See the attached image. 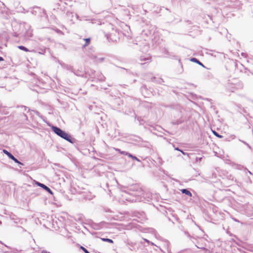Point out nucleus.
I'll list each match as a JSON object with an SVG mask.
<instances>
[{
	"label": "nucleus",
	"instance_id": "f257e3e1",
	"mask_svg": "<svg viewBox=\"0 0 253 253\" xmlns=\"http://www.w3.org/2000/svg\"><path fill=\"white\" fill-rule=\"evenodd\" d=\"M51 129L57 135L69 142H71L70 136L68 134L61 130L60 128L56 126H52L51 127Z\"/></svg>",
	"mask_w": 253,
	"mask_h": 253
},
{
	"label": "nucleus",
	"instance_id": "f03ea898",
	"mask_svg": "<svg viewBox=\"0 0 253 253\" xmlns=\"http://www.w3.org/2000/svg\"><path fill=\"white\" fill-rule=\"evenodd\" d=\"M36 184L38 186L42 188L43 189L46 190L47 192H48L50 194H51V195L53 194V192H52V191L47 186H46V185H44L42 183H40L39 182H36Z\"/></svg>",
	"mask_w": 253,
	"mask_h": 253
},
{
	"label": "nucleus",
	"instance_id": "7ed1b4c3",
	"mask_svg": "<svg viewBox=\"0 0 253 253\" xmlns=\"http://www.w3.org/2000/svg\"><path fill=\"white\" fill-rule=\"evenodd\" d=\"M3 152L6 154L10 159L13 158V156L6 150H3Z\"/></svg>",
	"mask_w": 253,
	"mask_h": 253
},
{
	"label": "nucleus",
	"instance_id": "20e7f679",
	"mask_svg": "<svg viewBox=\"0 0 253 253\" xmlns=\"http://www.w3.org/2000/svg\"><path fill=\"white\" fill-rule=\"evenodd\" d=\"M181 191L183 193H184V194H185L187 195H189L190 196H192V194H191V192L187 190V189H182L181 190Z\"/></svg>",
	"mask_w": 253,
	"mask_h": 253
},
{
	"label": "nucleus",
	"instance_id": "39448f33",
	"mask_svg": "<svg viewBox=\"0 0 253 253\" xmlns=\"http://www.w3.org/2000/svg\"><path fill=\"white\" fill-rule=\"evenodd\" d=\"M101 240L103 241H104V242H109V243H113V241L111 239H108V238H101Z\"/></svg>",
	"mask_w": 253,
	"mask_h": 253
},
{
	"label": "nucleus",
	"instance_id": "423d86ee",
	"mask_svg": "<svg viewBox=\"0 0 253 253\" xmlns=\"http://www.w3.org/2000/svg\"><path fill=\"white\" fill-rule=\"evenodd\" d=\"M18 48H19L21 50H24V51H25L26 52L29 51V50L28 49V48H27L25 46H22V45L19 46H18Z\"/></svg>",
	"mask_w": 253,
	"mask_h": 253
},
{
	"label": "nucleus",
	"instance_id": "0eeeda50",
	"mask_svg": "<svg viewBox=\"0 0 253 253\" xmlns=\"http://www.w3.org/2000/svg\"><path fill=\"white\" fill-rule=\"evenodd\" d=\"M13 161H14L15 163H18L19 164L22 165V164L17 159H16L14 157L11 159Z\"/></svg>",
	"mask_w": 253,
	"mask_h": 253
},
{
	"label": "nucleus",
	"instance_id": "6e6552de",
	"mask_svg": "<svg viewBox=\"0 0 253 253\" xmlns=\"http://www.w3.org/2000/svg\"><path fill=\"white\" fill-rule=\"evenodd\" d=\"M81 249L85 253H90L84 247L81 246Z\"/></svg>",
	"mask_w": 253,
	"mask_h": 253
},
{
	"label": "nucleus",
	"instance_id": "1a4fd4ad",
	"mask_svg": "<svg viewBox=\"0 0 253 253\" xmlns=\"http://www.w3.org/2000/svg\"><path fill=\"white\" fill-rule=\"evenodd\" d=\"M213 134L216 136L217 137H219V138H222V136L219 134H218L216 132H215V131H213Z\"/></svg>",
	"mask_w": 253,
	"mask_h": 253
},
{
	"label": "nucleus",
	"instance_id": "9d476101",
	"mask_svg": "<svg viewBox=\"0 0 253 253\" xmlns=\"http://www.w3.org/2000/svg\"><path fill=\"white\" fill-rule=\"evenodd\" d=\"M191 61L198 63L200 64H201V63L196 58H192L191 59Z\"/></svg>",
	"mask_w": 253,
	"mask_h": 253
},
{
	"label": "nucleus",
	"instance_id": "9b49d317",
	"mask_svg": "<svg viewBox=\"0 0 253 253\" xmlns=\"http://www.w3.org/2000/svg\"><path fill=\"white\" fill-rule=\"evenodd\" d=\"M128 156L132 158L133 159L136 160L138 161H139L138 159L136 157L132 156L131 154H128Z\"/></svg>",
	"mask_w": 253,
	"mask_h": 253
},
{
	"label": "nucleus",
	"instance_id": "f8f14e48",
	"mask_svg": "<svg viewBox=\"0 0 253 253\" xmlns=\"http://www.w3.org/2000/svg\"><path fill=\"white\" fill-rule=\"evenodd\" d=\"M115 150L116 151L120 152V153H122V154H126L125 152H121L120 150L119 149H115Z\"/></svg>",
	"mask_w": 253,
	"mask_h": 253
},
{
	"label": "nucleus",
	"instance_id": "ddd939ff",
	"mask_svg": "<svg viewBox=\"0 0 253 253\" xmlns=\"http://www.w3.org/2000/svg\"><path fill=\"white\" fill-rule=\"evenodd\" d=\"M89 39H85V41L87 43H88L89 42Z\"/></svg>",
	"mask_w": 253,
	"mask_h": 253
},
{
	"label": "nucleus",
	"instance_id": "4468645a",
	"mask_svg": "<svg viewBox=\"0 0 253 253\" xmlns=\"http://www.w3.org/2000/svg\"><path fill=\"white\" fill-rule=\"evenodd\" d=\"M42 253H50L47 252L45 251H42Z\"/></svg>",
	"mask_w": 253,
	"mask_h": 253
},
{
	"label": "nucleus",
	"instance_id": "2eb2a0df",
	"mask_svg": "<svg viewBox=\"0 0 253 253\" xmlns=\"http://www.w3.org/2000/svg\"><path fill=\"white\" fill-rule=\"evenodd\" d=\"M3 58L1 57H0V61H3Z\"/></svg>",
	"mask_w": 253,
	"mask_h": 253
}]
</instances>
